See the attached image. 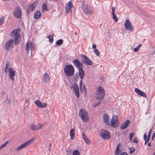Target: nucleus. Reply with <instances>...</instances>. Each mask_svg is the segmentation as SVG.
<instances>
[{
    "mask_svg": "<svg viewBox=\"0 0 155 155\" xmlns=\"http://www.w3.org/2000/svg\"><path fill=\"white\" fill-rule=\"evenodd\" d=\"M64 71L65 75L67 76L71 77L74 74V68L72 65L67 64L65 66L64 68Z\"/></svg>",
    "mask_w": 155,
    "mask_h": 155,
    "instance_id": "nucleus-1",
    "label": "nucleus"
},
{
    "mask_svg": "<svg viewBox=\"0 0 155 155\" xmlns=\"http://www.w3.org/2000/svg\"><path fill=\"white\" fill-rule=\"evenodd\" d=\"M105 96V91L104 89L100 86L98 87L96 91V98L100 100L103 99Z\"/></svg>",
    "mask_w": 155,
    "mask_h": 155,
    "instance_id": "nucleus-2",
    "label": "nucleus"
},
{
    "mask_svg": "<svg viewBox=\"0 0 155 155\" xmlns=\"http://www.w3.org/2000/svg\"><path fill=\"white\" fill-rule=\"evenodd\" d=\"M79 116L84 122H87L89 119L88 113L83 109H80Z\"/></svg>",
    "mask_w": 155,
    "mask_h": 155,
    "instance_id": "nucleus-3",
    "label": "nucleus"
},
{
    "mask_svg": "<svg viewBox=\"0 0 155 155\" xmlns=\"http://www.w3.org/2000/svg\"><path fill=\"white\" fill-rule=\"evenodd\" d=\"M20 30V29L17 28L13 30L11 33V37H13L14 38V40L15 42V44L16 45L18 43V42L17 41L19 37L20 36V34L18 33Z\"/></svg>",
    "mask_w": 155,
    "mask_h": 155,
    "instance_id": "nucleus-4",
    "label": "nucleus"
},
{
    "mask_svg": "<svg viewBox=\"0 0 155 155\" xmlns=\"http://www.w3.org/2000/svg\"><path fill=\"white\" fill-rule=\"evenodd\" d=\"M100 135L104 139H108L110 137V134L108 131L103 129L100 130L99 132Z\"/></svg>",
    "mask_w": 155,
    "mask_h": 155,
    "instance_id": "nucleus-5",
    "label": "nucleus"
},
{
    "mask_svg": "<svg viewBox=\"0 0 155 155\" xmlns=\"http://www.w3.org/2000/svg\"><path fill=\"white\" fill-rule=\"evenodd\" d=\"M81 57L82 58V62L84 64L89 65L92 64V61L86 56L83 54H81Z\"/></svg>",
    "mask_w": 155,
    "mask_h": 155,
    "instance_id": "nucleus-6",
    "label": "nucleus"
},
{
    "mask_svg": "<svg viewBox=\"0 0 155 155\" xmlns=\"http://www.w3.org/2000/svg\"><path fill=\"white\" fill-rule=\"evenodd\" d=\"M71 89L74 90V91L75 94V96L77 97H80L79 89L78 85L75 84H74L72 86H70Z\"/></svg>",
    "mask_w": 155,
    "mask_h": 155,
    "instance_id": "nucleus-7",
    "label": "nucleus"
},
{
    "mask_svg": "<svg viewBox=\"0 0 155 155\" xmlns=\"http://www.w3.org/2000/svg\"><path fill=\"white\" fill-rule=\"evenodd\" d=\"M125 28L128 30L132 31L134 30L133 25L129 20H126L124 23Z\"/></svg>",
    "mask_w": 155,
    "mask_h": 155,
    "instance_id": "nucleus-8",
    "label": "nucleus"
},
{
    "mask_svg": "<svg viewBox=\"0 0 155 155\" xmlns=\"http://www.w3.org/2000/svg\"><path fill=\"white\" fill-rule=\"evenodd\" d=\"M14 46V41L12 39H10L6 42L5 45V50L8 51L9 48H12Z\"/></svg>",
    "mask_w": 155,
    "mask_h": 155,
    "instance_id": "nucleus-9",
    "label": "nucleus"
},
{
    "mask_svg": "<svg viewBox=\"0 0 155 155\" xmlns=\"http://www.w3.org/2000/svg\"><path fill=\"white\" fill-rule=\"evenodd\" d=\"M44 126V125L40 124H39L36 125L34 124H32L30 125V129L32 130H38L41 129Z\"/></svg>",
    "mask_w": 155,
    "mask_h": 155,
    "instance_id": "nucleus-10",
    "label": "nucleus"
},
{
    "mask_svg": "<svg viewBox=\"0 0 155 155\" xmlns=\"http://www.w3.org/2000/svg\"><path fill=\"white\" fill-rule=\"evenodd\" d=\"M118 122V117L116 115H114L112 117L111 121V125L114 127H116L117 126V124Z\"/></svg>",
    "mask_w": 155,
    "mask_h": 155,
    "instance_id": "nucleus-11",
    "label": "nucleus"
},
{
    "mask_svg": "<svg viewBox=\"0 0 155 155\" xmlns=\"http://www.w3.org/2000/svg\"><path fill=\"white\" fill-rule=\"evenodd\" d=\"M14 16L17 18H20L21 16V12L20 8L19 7L16 8L15 10L13 11Z\"/></svg>",
    "mask_w": 155,
    "mask_h": 155,
    "instance_id": "nucleus-12",
    "label": "nucleus"
},
{
    "mask_svg": "<svg viewBox=\"0 0 155 155\" xmlns=\"http://www.w3.org/2000/svg\"><path fill=\"white\" fill-rule=\"evenodd\" d=\"M34 140L33 139H31L30 140H29L25 141L20 146H19L17 148L16 150L17 151H19L23 148L25 147H26L28 144L30 143L32 141Z\"/></svg>",
    "mask_w": 155,
    "mask_h": 155,
    "instance_id": "nucleus-13",
    "label": "nucleus"
},
{
    "mask_svg": "<svg viewBox=\"0 0 155 155\" xmlns=\"http://www.w3.org/2000/svg\"><path fill=\"white\" fill-rule=\"evenodd\" d=\"M74 65L78 69L83 68L84 66L82 63L78 59H75L73 61Z\"/></svg>",
    "mask_w": 155,
    "mask_h": 155,
    "instance_id": "nucleus-14",
    "label": "nucleus"
},
{
    "mask_svg": "<svg viewBox=\"0 0 155 155\" xmlns=\"http://www.w3.org/2000/svg\"><path fill=\"white\" fill-rule=\"evenodd\" d=\"M37 5V3L35 2L29 5L28 8L26 10L28 15L31 12H33L34 10Z\"/></svg>",
    "mask_w": 155,
    "mask_h": 155,
    "instance_id": "nucleus-15",
    "label": "nucleus"
},
{
    "mask_svg": "<svg viewBox=\"0 0 155 155\" xmlns=\"http://www.w3.org/2000/svg\"><path fill=\"white\" fill-rule=\"evenodd\" d=\"M8 70L9 77L11 80L14 81V77L15 74V71L11 68H10Z\"/></svg>",
    "mask_w": 155,
    "mask_h": 155,
    "instance_id": "nucleus-16",
    "label": "nucleus"
},
{
    "mask_svg": "<svg viewBox=\"0 0 155 155\" xmlns=\"http://www.w3.org/2000/svg\"><path fill=\"white\" fill-rule=\"evenodd\" d=\"M35 103L38 107L40 108L45 107L47 105L46 103H42L39 100L36 101Z\"/></svg>",
    "mask_w": 155,
    "mask_h": 155,
    "instance_id": "nucleus-17",
    "label": "nucleus"
},
{
    "mask_svg": "<svg viewBox=\"0 0 155 155\" xmlns=\"http://www.w3.org/2000/svg\"><path fill=\"white\" fill-rule=\"evenodd\" d=\"M130 123V121L128 120H126L124 123H122L120 126L121 129H124L127 128L128 125Z\"/></svg>",
    "mask_w": 155,
    "mask_h": 155,
    "instance_id": "nucleus-18",
    "label": "nucleus"
},
{
    "mask_svg": "<svg viewBox=\"0 0 155 155\" xmlns=\"http://www.w3.org/2000/svg\"><path fill=\"white\" fill-rule=\"evenodd\" d=\"M135 91L138 94L140 95L141 96L146 98L147 97V95L144 92L141 91L140 90L135 88Z\"/></svg>",
    "mask_w": 155,
    "mask_h": 155,
    "instance_id": "nucleus-19",
    "label": "nucleus"
},
{
    "mask_svg": "<svg viewBox=\"0 0 155 155\" xmlns=\"http://www.w3.org/2000/svg\"><path fill=\"white\" fill-rule=\"evenodd\" d=\"M43 81L44 82L47 83L48 82L50 79V77L46 73H45L43 75Z\"/></svg>",
    "mask_w": 155,
    "mask_h": 155,
    "instance_id": "nucleus-20",
    "label": "nucleus"
},
{
    "mask_svg": "<svg viewBox=\"0 0 155 155\" xmlns=\"http://www.w3.org/2000/svg\"><path fill=\"white\" fill-rule=\"evenodd\" d=\"M103 116V119L106 124L108 126L110 125V124L109 123V122H108L109 116L108 114L107 113H104V114Z\"/></svg>",
    "mask_w": 155,
    "mask_h": 155,
    "instance_id": "nucleus-21",
    "label": "nucleus"
},
{
    "mask_svg": "<svg viewBox=\"0 0 155 155\" xmlns=\"http://www.w3.org/2000/svg\"><path fill=\"white\" fill-rule=\"evenodd\" d=\"M73 7V5L71 2H68L66 6V12L67 13L68 12H69L71 10Z\"/></svg>",
    "mask_w": 155,
    "mask_h": 155,
    "instance_id": "nucleus-22",
    "label": "nucleus"
},
{
    "mask_svg": "<svg viewBox=\"0 0 155 155\" xmlns=\"http://www.w3.org/2000/svg\"><path fill=\"white\" fill-rule=\"evenodd\" d=\"M112 14L113 15V18L116 22L118 21V19L115 14V8L114 7L112 8Z\"/></svg>",
    "mask_w": 155,
    "mask_h": 155,
    "instance_id": "nucleus-23",
    "label": "nucleus"
},
{
    "mask_svg": "<svg viewBox=\"0 0 155 155\" xmlns=\"http://www.w3.org/2000/svg\"><path fill=\"white\" fill-rule=\"evenodd\" d=\"M81 8L84 13L87 14H91V11L90 8L87 7L86 8H85L84 7L83 8Z\"/></svg>",
    "mask_w": 155,
    "mask_h": 155,
    "instance_id": "nucleus-24",
    "label": "nucleus"
},
{
    "mask_svg": "<svg viewBox=\"0 0 155 155\" xmlns=\"http://www.w3.org/2000/svg\"><path fill=\"white\" fill-rule=\"evenodd\" d=\"M41 16V14L40 11H37L35 12L34 17L36 19H39Z\"/></svg>",
    "mask_w": 155,
    "mask_h": 155,
    "instance_id": "nucleus-25",
    "label": "nucleus"
},
{
    "mask_svg": "<svg viewBox=\"0 0 155 155\" xmlns=\"http://www.w3.org/2000/svg\"><path fill=\"white\" fill-rule=\"evenodd\" d=\"M82 136L83 140L87 144H89L90 143V141L84 133H82Z\"/></svg>",
    "mask_w": 155,
    "mask_h": 155,
    "instance_id": "nucleus-26",
    "label": "nucleus"
},
{
    "mask_svg": "<svg viewBox=\"0 0 155 155\" xmlns=\"http://www.w3.org/2000/svg\"><path fill=\"white\" fill-rule=\"evenodd\" d=\"M121 144L120 143H119L117 145L115 150V155H118L119 154L120 152V151L119 149V147H121Z\"/></svg>",
    "mask_w": 155,
    "mask_h": 155,
    "instance_id": "nucleus-27",
    "label": "nucleus"
},
{
    "mask_svg": "<svg viewBox=\"0 0 155 155\" xmlns=\"http://www.w3.org/2000/svg\"><path fill=\"white\" fill-rule=\"evenodd\" d=\"M30 43H29V41H28L26 44L25 46V51H26V53L28 54L29 53V51L30 50Z\"/></svg>",
    "mask_w": 155,
    "mask_h": 155,
    "instance_id": "nucleus-28",
    "label": "nucleus"
},
{
    "mask_svg": "<svg viewBox=\"0 0 155 155\" xmlns=\"http://www.w3.org/2000/svg\"><path fill=\"white\" fill-rule=\"evenodd\" d=\"M70 135L71 136V139L73 140L74 138L75 134L74 130V129H71L70 131Z\"/></svg>",
    "mask_w": 155,
    "mask_h": 155,
    "instance_id": "nucleus-29",
    "label": "nucleus"
},
{
    "mask_svg": "<svg viewBox=\"0 0 155 155\" xmlns=\"http://www.w3.org/2000/svg\"><path fill=\"white\" fill-rule=\"evenodd\" d=\"M78 70V75L79 76H84L85 75L83 69V68H80Z\"/></svg>",
    "mask_w": 155,
    "mask_h": 155,
    "instance_id": "nucleus-30",
    "label": "nucleus"
},
{
    "mask_svg": "<svg viewBox=\"0 0 155 155\" xmlns=\"http://www.w3.org/2000/svg\"><path fill=\"white\" fill-rule=\"evenodd\" d=\"M80 77L81 79L80 80V90H82V79H83L84 76L81 75V76H79Z\"/></svg>",
    "mask_w": 155,
    "mask_h": 155,
    "instance_id": "nucleus-31",
    "label": "nucleus"
},
{
    "mask_svg": "<svg viewBox=\"0 0 155 155\" xmlns=\"http://www.w3.org/2000/svg\"><path fill=\"white\" fill-rule=\"evenodd\" d=\"M30 46L31 48V54H32V51L34 50L35 48V45L32 42L30 43Z\"/></svg>",
    "mask_w": 155,
    "mask_h": 155,
    "instance_id": "nucleus-32",
    "label": "nucleus"
},
{
    "mask_svg": "<svg viewBox=\"0 0 155 155\" xmlns=\"http://www.w3.org/2000/svg\"><path fill=\"white\" fill-rule=\"evenodd\" d=\"M83 88L82 87V90L81 91H83L84 92V95H86L87 94V91H86V86L85 85V84H83Z\"/></svg>",
    "mask_w": 155,
    "mask_h": 155,
    "instance_id": "nucleus-33",
    "label": "nucleus"
},
{
    "mask_svg": "<svg viewBox=\"0 0 155 155\" xmlns=\"http://www.w3.org/2000/svg\"><path fill=\"white\" fill-rule=\"evenodd\" d=\"M63 42V40L62 39H59L56 41V44L57 45H59L62 44Z\"/></svg>",
    "mask_w": 155,
    "mask_h": 155,
    "instance_id": "nucleus-34",
    "label": "nucleus"
},
{
    "mask_svg": "<svg viewBox=\"0 0 155 155\" xmlns=\"http://www.w3.org/2000/svg\"><path fill=\"white\" fill-rule=\"evenodd\" d=\"M80 2L82 3V4L81 5V8H83L86 5L85 4V0H80Z\"/></svg>",
    "mask_w": 155,
    "mask_h": 155,
    "instance_id": "nucleus-35",
    "label": "nucleus"
},
{
    "mask_svg": "<svg viewBox=\"0 0 155 155\" xmlns=\"http://www.w3.org/2000/svg\"><path fill=\"white\" fill-rule=\"evenodd\" d=\"M74 79L75 81H78V73H76L74 76Z\"/></svg>",
    "mask_w": 155,
    "mask_h": 155,
    "instance_id": "nucleus-36",
    "label": "nucleus"
},
{
    "mask_svg": "<svg viewBox=\"0 0 155 155\" xmlns=\"http://www.w3.org/2000/svg\"><path fill=\"white\" fill-rule=\"evenodd\" d=\"M142 45L141 44H139L138 46H137L134 49V51L136 52H137L138 49H139L140 47Z\"/></svg>",
    "mask_w": 155,
    "mask_h": 155,
    "instance_id": "nucleus-37",
    "label": "nucleus"
},
{
    "mask_svg": "<svg viewBox=\"0 0 155 155\" xmlns=\"http://www.w3.org/2000/svg\"><path fill=\"white\" fill-rule=\"evenodd\" d=\"M94 51L96 55H97V56H100V53L97 49H95L94 50Z\"/></svg>",
    "mask_w": 155,
    "mask_h": 155,
    "instance_id": "nucleus-38",
    "label": "nucleus"
},
{
    "mask_svg": "<svg viewBox=\"0 0 155 155\" xmlns=\"http://www.w3.org/2000/svg\"><path fill=\"white\" fill-rule=\"evenodd\" d=\"M80 153L79 152L78 150H74L73 152V155H80Z\"/></svg>",
    "mask_w": 155,
    "mask_h": 155,
    "instance_id": "nucleus-39",
    "label": "nucleus"
},
{
    "mask_svg": "<svg viewBox=\"0 0 155 155\" xmlns=\"http://www.w3.org/2000/svg\"><path fill=\"white\" fill-rule=\"evenodd\" d=\"M42 8L44 10L47 11L48 9H47V6L45 3L44 4L42 7Z\"/></svg>",
    "mask_w": 155,
    "mask_h": 155,
    "instance_id": "nucleus-40",
    "label": "nucleus"
},
{
    "mask_svg": "<svg viewBox=\"0 0 155 155\" xmlns=\"http://www.w3.org/2000/svg\"><path fill=\"white\" fill-rule=\"evenodd\" d=\"M48 38H49L50 42H52L53 41V36H51V35H49L48 36Z\"/></svg>",
    "mask_w": 155,
    "mask_h": 155,
    "instance_id": "nucleus-41",
    "label": "nucleus"
},
{
    "mask_svg": "<svg viewBox=\"0 0 155 155\" xmlns=\"http://www.w3.org/2000/svg\"><path fill=\"white\" fill-rule=\"evenodd\" d=\"M4 17H2L0 20V25H1L4 22Z\"/></svg>",
    "mask_w": 155,
    "mask_h": 155,
    "instance_id": "nucleus-42",
    "label": "nucleus"
},
{
    "mask_svg": "<svg viewBox=\"0 0 155 155\" xmlns=\"http://www.w3.org/2000/svg\"><path fill=\"white\" fill-rule=\"evenodd\" d=\"M66 151L67 155H71V151L70 150H68Z\"/></svg>",
    "mask_w": 155,
    "mask_h": 155,
    "instance_id": "nucleus-43",
    "label": "nucleus"
},
{
    "mask_svg": "<svg viewBox=\"0 0 155 155\" xmlns=\"http://www.w3.org/2000/svg\"><path fill=\"white\" fill-rule=\"evenodd\" d=\"M130 151L129 153L130 154H132V153H133V152H134V151L135 150V149L134 148L132 149V148H130Z\"/></svg>",
    "mask_w": 155,
    "mask_h": 155,
    "instance_id": "nucleus-44",
    "label": "nucleus"
},
{
    "mask_svg": "<svg viewBox=\"0 0 155 155\" xmlns=\"http://www.w3.org/2000/svg\"><path fill=\"white\" fill-rule=\"evenodd\" d=\"M101 102V101L100 100L97 103H95L94 104V107H95L97 106L98 105L100 104Z\"/></svg>",
    "mask_w": 155,
    "mask_h": 155,
    "instance_id": "nucleus-45",
    "label": "nucleus"
},
{
    "mask_svg": "<svg viewBox=\"0 0 155 155\" xmlns=\"http://www.w3.org/2000/svg\"><path fill=\"white\" fill-rule=\"evenodd\" d=\"M152 128H151L150 130H149V132L148 133V136H149V137H150L151 136V134L152 133Z\"/></svg>",
    "mask_w": 155,
    "mask_h": 155,
    "instance_id": "nucleus-46",
    "label": "nucleus"
},
{
    "mask_svg": "<svg viewBox=\"0 0 155 155\" xmlns=\"http://www.w3.org/2000/svg\"><path fill=\"white\" fill-rule=\"evenodd\" d=\"M143 138L144 140H146L147 138V133H145L143 135Z\"/></svg>",
    "mask_w": 155,
    "mask_h": 155,
    "instance_id": "nucleus-47",
    "label": "nucleus"
},
{
    "mask_svg": "<svg viewBox=\"0 0 155 155\" xmlns=\"http://www.w3.org/2000/svg\"><path fill=\"white\" fill-rule=\"evenodd\" d=\"M6 146L5 144L4 143L0 147V150H1L2 148Z\"/></svg>",
    "mask_w": 155,
    "mask_h": 155,
    "instance_id": "nucleus-48",
    "label": "nucleus"
},
{
    "mask_svg": "<svg viewBox=\"0 0 155 155\" xmlns=\"http://www.w3.org/2000/svg\"><path fill=\"white\" fill-rule=\"evenodd\" d=\"M120 155H128V154L125 152H122Z\"/></svg>",
    "mask_w": 155,
    "mask_h": 155,
    "instance_id": "nucleus-49",
    "label": "nucleus"
},
{
    "mask_svg": "<svg viewBox=\"0 0 155 155\" xmlns=\"http://www.w3.org/2000/svg\"><path fill=\"white\" fill-rule=\"evenodd\" d=\"M8 68V65L7 64V63L6 64V65L5 68V71L6 72V70Z\"/></svg>",
    "mask_w": 155,
    "mask_h": 155,
    "instance_id": "nucleus-50",
    "label": "nucleus"
},
{
    "mask_svg": "<svg viewBox=\"0 0 155 155\" xmlns=\"http://www.w3.org/2000/svg\"><path fill=\"white\" fill-rule=\"evenodd\" d=\"M134 133H131L130 134V137L132 138L133 137V135L134 134Z\"/></svg>",
    "mask_w": 155,
    "mask_h": 155,
    "instance_id": "nucleus-51",
    "label": "nucleus"
},
{
    "mask_svg": "<svg viewBox=\"0 0 155 155\" xmlns=\"http://www.w3.org/2000/svg\"><path fill=\"white\" fill-rule=\"evenodd\" d=\"M133 142L134 143H137L138 142V141L137 140L136 138H135L133 141Z\"/></svg>",
    "mask_w": 155,
    "mask_h": 155,
    "instance_id": "nucleus-52",
    "label": "nucleus"
},
{
    "mask_svg": "<svg viewBox=\"0 0 155 155\" xmlns=\"http://www.w3.org/2000/svg\"><path fill=\"white\" fill-rule=\"evenodd\" d=\"M150 137H149L147 136V138L146 139V140L147 141V142H148L150 139Z\"/></svg>",
    "mask_w": 155,
    "mask_h": 155,
    "instance_id": "nucleus-53",
    "label": "nucleus"
},
{
    "mask_svg": "<svg viewBox=\"0 0 155 155\" xmlns=\"http://www.w3.org/2000/svg\"><path fill=\"white\" fill-rule=\"evenodd\" d=\"M96 46L95 45H92V48L93 49H96Z\"/></svg>",
    "mask_w": 155,
    "mask_h": 155,
    "instance_id": "nucleus-54",
    "label": "nucleus"
},
{
    "mask_svg": "<svg viewBox=\"0 0 155 155\" xmlns=\"http://www.w3.org/2000/svg\"><path fill=\"white\" fill-rule=\"evenodd\" d=\"M155 137V133H153V136L152 137V140H153V139H154V138Z\"/></svg>",
    "mask_w": 155,
    "mask_h": 155,
    "instance_id": "nucleus-55",
    "label": "nucleus"
},
{
    "mask_svg": "<svg viewBox=\"0 0 155 155\" xmlns=\"http://www.w3.org/2000/svg\"><path fill=\"white\" fill-rule=\"evenodd\" d=\"M151 146V143H149L148 144V146L149 147H150Z\"/></svg>",
    "mask_w": 155,
    "mask_h": 155,
    "instance_id": "nucleus-56",
    "label": "nucleus"
},
{
    "mask_svg": "<svg viewBox=\"0 0 155 155\" xmlns=\"http://www.w3.org/2000/svg\"><path fill=\"white\" fill-rule=\"evenodd\" d=\"M8 104H10L11 103V101L10 100H8Z\"/></svg>",
    "mask_w": 155,
    "mask_h": 155,
    "instance_id": "nucleus-57",
    "label": "nucleus"
},
{
    "mask_svg": "<svg viewBox=\"0 0 155 155\" xmlns=\"http://www.w3.org/2000/svg\"><path fill=\"white\" fill-rule=\"evenodd\" d=\"M49 146L50 147H51L52 146V144L51 143H49Z\"/></svg>",
    "mask_w": 155,
    "mask_h": 155,
    "instance_id": "nucleus-58",
    "label": "nucleus"
},
{
    "mask_svg": "<svg viewBox=\"0 0 155 155\" xmlns=\"http://www.w3.org/2000/svg\"><path fill=\"white\" fill-rule=\"evenodd\" d=\"M144 141H145V145H146L147 144V143L148 142H147V141L146 140H144Z\"/></svg>",
    "mask_w": 155,
    "mask_h": 155,
    "instance_id": "nucleus-59",
    "label": "nucleus"
},
{
    "mask_svg": "<svg viewBox=\"0 0 155 155\" xmlns=\"http://www.w3.org/2000/svg\"><path fill=\"white\" fill-rule=\"evenodd\" d=\"M8 143V141H6L5 143V145H6V144Z\"/></svg>",
    "mask_w": 155,
    "mask_h": 155,
    "instance_id": "nucleus-60",
    "label": "nucleus"
},
{
    "mask_svg": "<svg viewBox=\"0 0 155 155\" xmlns=\"http://www.w3.org/2000/svg\"><path fill=\"white\" fill-rule=\"evenodd\" d=\"M131 138H130V142H132V139H131Z\"/></svg>",
    "mask_w": 155,
    "mask_h": 155,
    "instance_id": "nucleus-61",
    "label": "nucleus"
},
{
    "mask_svg": "<svg viewBox=\"0 0 155 155\" xmlns=\"http://www.w3.org/2000/svg\"><path fill=\"white\" fill-rule=\"evenodd\" d=\"M48 150H49V151H50L51 150V148H50H50H49Z\"/></svg>",
    "mask_w": 155,
    "mask_h": 155,
    "instance_id": "nucleus-62",
    "label": "nucleus"
},
{
    "mask_svg": "<svg viewBox=\"0 0 155 155\" xmlns=\"http://www.w3.org/2000/svg\"><path fill=\"white\" fill-rule=\"evenodd\" d=\"M77 32H76L75 33V34L76 35H77Z\"/></svg>",
    "mask_w": 155,
    "mask_h": 155,
    "instance_id": "nucleus-63",
    "label": "nucleus"
},
{
    "mask_svg": "<svg viewBox=\"0 0 155 155\" xmlns=\"http://www.w3.org/2000/svg\"><path fill=\"white\" fill-rule=\"evenodd\" d=\"M153 155H155V152L154 153V154H153Z\"/></svg>",
    "mask_w": 155,
    "mask_h": 155,
    "instance_id": "nucleus-64",
    "label": "nucleus"
}]
</instances>
